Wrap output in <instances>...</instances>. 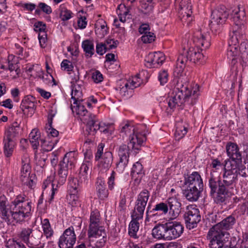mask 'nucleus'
<instances>
[{
	"label": "nucleus",
	"instance_id": "obj_1",
	"mask_svg": "<svg viewBox=\"0 0 248 248\" xmlns=\"http://www.w3.org/2000/svg\"><path fill=\"white\" fill-rule=\"evenodd\" d=\"M245 16H231L234 26L228 41L227 58L231 61L232 69L238 67V61L242 67L248 64V41L245 40Z\"/></svg>",
	"mask_w": 248,
	"mask_h": 248
},
{
	"label": "nucleus",
	"instance_id": "obj_2",
	"mask_svg": "<svg viewBox=\"0 0 248 248\" xmlns=\"http://www.w3.org/2000/svg\"><path fill=\"white\" fill-rule=\"evenodd\" d=\"M193 42L187 43V48H185L176 62L174 72L177 76H181L187 61L197 64H202L205 61V57L202 51L208 48L211 45V36L209 32L202 33L196 31L193 36Z\"/></svg>",
	"mask_w": 248,
	"mask_h": 248
},
{
	"label": "nucleus",
	"instance_id": "obj_3",
	"mask_svg": "<svg viewBox=\"0 0 248 248\" xmlns=\"http://www.w3.org/2000/svg\"><path fill=\"white\" fill-rule=\"evenodd\" d=\"M7 199L0 197V224L6 222L11 224L14 221L20 223L31 216V202L24 195H19L7 207Z\"/></svg>",
	"mask_w": 248,
	"mask_h": 248
},
{
	"label": "nucleus",
	"instance_id": "obj_4",
	"mask_svg": "<svg viewBox=\"0 0 248 248\" xmlns=\"http://www.w3.org/2000/svg\"><path fill=\"white\" fill-rule=\"evenodd\" d=\"M200 95V87L197 83L183 85L178 83L170 96L168 106L171 108L180 106L185 102L193 104Z\"/></svg>",
	"mask_w": 248,
	"mask_h": 248
},
{
	"label": "nucleus",
	"instance_id": "obj_5",
	"mask_svg": "<svg viewBox=\"0 0 248 248\" xmlns=\"http://www.w3.org/2000/svg\"><path fill=\"white\" fill-rule=\"evenodd\" d=\"M119 130L123 135L129 136L128 144L131 145L132 149L139 150L146 140L145 134L128 121H124L120 124Z\"/></svg>",
	"mask_w": 248,
	"mask_h": 248
},
{
	"label": "nucleus",
	"instance_id": "obj_6",
	"mask_svg": "<svg viewBox=\"0 0 248 248\" xmlns=\"http://www.w3.org/2000/svg\"><path fill=\"white\" fill-rule=\"evenodd\" d=\"M88 240L86 243L90 248H102L107 241V235L104 226L89 227Z\"/></svg>",
	"mask_w": 248,
	"mask_h": 248
},
{
	"label": "nucleus",
	"instance_id": "obj_7",
	"mask_svg": "<svg viewBox=\"0 0 248 248\" xmlns=\"http://www.w3.org/2000/svg\"><path fill=\"white\" fill-rule=\"evenodd\" d=\"M19 129V126L16 123L6 128L5 130L3 140V149L4 154L7 157H10L13 153Z\"/></svg>",
	"mask_w": 248,
	"mask_h": 248
},
{
	"label": "nucleus",
	"instance_id": "obj_8",
	"mask_svg": "<svg viewBox=\"0 0 248 248\" xmlns=\"http://www.w3.org/2000/svg\"><path fill=\"white\" fill-rule=\"evenodd\" d=\"M234 222V218L232 216L223 219L209 230L207 236V239H225L229 235L226 230L231 227Z\"/></svg>",
	"mask_w": 248,
	"mask_h": 248
},
{
	"label": "nucleus",
	"instance_id": "obj_9",
	"mask_svg": "<svg viewBox=\"0 0 248 248\" xmlns=\"http://www.w3.org/2000/svg\"><path fill=\"white\" fill-rule=\"evenodd\" d=\"M75 153L70 152L66 153L63 160L60 162L58 172V185L62 186L66 181L68 170H71L76 162Z\"/></svg>",
	"mask_w": 248,
	"mask_h": 248
},
{
	"label": "nucleus",
	"instance_id": "obj_10",
	"mask_svg": "<svg viewBox=\"0 0 248 248\" xmlns=\"http://www.w3.org/2000/svg\"><path fill=\"white\" fill-rule=\"evenodd\" d=\"M31 167L30 159L27 154H24L21 157V166L20 179L23 184L30 188H33L36 184L35 176L30 175Z\"/></svg>",
	"mask_w": 248,
	"mask_h": 248
},
{
	"label": "nucleus",
	"instance_id": "obj_11",
	"mask_svg": "<svg viewBox=\"0 0 248 248\" xmlns=\"http://www.w3.org/2000/svg\"><path fill=\"white\" fill-rule=\"evenodd\" d=\"M236 168V163L233 160H225L222 184L226 187L231 186L233 188L237 181V173L235 170Z\"/></svg>",
	"mask_w": 248,
	"mask_h": 248
},
{
	"label": "nucleus",
	"instance_id": "obj_12",
	"mask_svg": "<svg viewBox=\"0 0 248 248\" xmlns=\"http://www.w3.org/2000/svg\"><path fill=\"white\" fill-rule=\"evenodd\" d=\"M150 197L149 192L144 189L140 192L137 196L134 209L131 214V217L135 219L143 218L145 207Z\"/></svg>",
	"mask_w": 248,
	"mask_h": 248
},
{
	"label": "nucleus",
	"instance_id": "obj_13",
	"mask_svg": "<svg viewBox=\"0 0 248 248\" xmlns=\"http://www.w3.org/2000/svg\"><path fill=\"white\" fill-rule=\"evenodd\" d=\"M83 123L86 124V131L89 135H94L98 130L101 132L107 133L108 132V127L104 123L99 122L96 116L93 114H91L87 117L82 119Z\"/></svg>",
	"mask_w": 248,
	"mask_h": 248
},
{
	"label": "nucleus",
	"instance_id": "obj_14",
	"mask_svg": "<svg viewBox=\"0 0 248 248\" xmlns=\"http://www.w3.org/2000/svg\"><path fill=\"white\" fill-rule=\"evenodd\" d=\"M201 218L199 210L195 205H189L186 207L185 219L187 228L191 229L196 227Z\"/></svg>",
	"mask_w": 248,
	"mask_h": 248
},
{
	"label": "nucleus",
	"instance_id": "obj_15",
	"mask_svg": "<svg viewBox=\"0 0 248 248\" xmlns=\"http://www.w3.org/2000/svg\"><path fill=\"white\" fill-rule=\"evenodd\" d=\"M77 237L73 227L66 229L60 237L58 245L60 248H73Z\"/></svg>",
	"mask_w": 248,
	"mask_h": 248
},
{
	"label": "nucleus",
	"instance_id": "obj_16",
	"mask_svg": "<svg viewBox=\"0 0 248 248\" xmlns=\"http://www.w3.org/2000/svg\"><path fill=\"white\" fill-rule=\"evenodd\" d=\"M130 148H131V145L124 144L119 147L118 150L119 160L117 163L116 170L120 173L124 172L128 163Z\"/></svg>",
	"mask_w": 248,
	"mask_h": 248
},
{
	"label": "nucleus",
	"instance_id": "obj_17",
	"mask_svg": "<svg viewBox=\"0 0 248 248\" xmlns=\"http://www.w3.org/2000/svg\"><path fill=\"white\" fill-rule=\"evenodd\" d=\"M146 66L149 68L157 67L165 61V55L161 52L150 53L145 58Z\"/></svg>",
	"mask_w": 248,
	"mask_h": 248
},
{
	"label": "nucleus",
	"instance_id": "obj_18",
	"mask_svg": "<svg viewBox=\"0 0 248 248\" xmlns=\"http://www.w3.org/2000/svg\"><path fill=\"white\" fill-rule=\"evenodd\" d=\"M168 240L176 239L179 237L184 232V226L179 222L174 221L167 223Z\"/></svg>",
	"mask_w": 248,
	"mask_h": 248
},
{
	"label": "nucleus",
	"instance_id": "obj_19",
	"mask_svg": "<svg viewBox=\"0 0 248 248\" xmlns=\"http://www.w3.org/2000/svg\"><path fill=\"white\" fill-rule=\"evenodd\" d=\"M166 203L169 210L170 218H176L181 212V203L176 197H170L168 199Z\"/></svg>",
	"mask_w": 248,
	"mask_h": 248
},
{
	"label": "nucleus",
	"instance_id": "obj_20",
	"mask_svg": "<svg viewBox=\"0 0 248 248\" xmlns=\"http://www.w3.org/2000/svg\"><path fill=\"white\" fill-rule=\"evenodd\" d=\"M184 184L186 186L194 188H200L202 189L203 184L200 174L197 171L193 172L185 178Z\"/></svg>",
	"mask_w": 248,
	"mask_h": 248
},
{
	"label": "nucleus",
	"instance_id": "obj_21",
	"mask_svg": "<svg viewBox=\"0 0 248 248\" xmlns=\"http://www.w3.org/2000/svg\"><path fill=\"white\" fill-rule=\"evenodd\" d=\"M136 0H122L116 9L118 16H131L133 14V5Z\"/></svg>",
	"mask_w": 248,
	"mask_h": 248
},
{
	"label": "nucleus",
	"instance_id": "obj_22",
	"mask_svg": "<svg viewBox=\"0 0 248 248\" xmlns=\"http://www.w3.org/2000/svg\"><path fill=\"white\" fill-rule=\"evenodd\" d=\"M92 166V162L87 160V156H86L85 160H84L80 168L79 177L81 181L87 183V181L90 177Z\"/></svg>",
	"mask_w": 248,
	"mask_h": 248
},
{
	"label": "nucleus",
	"instance_id": "obj_23",
	"mask_svg": "<svg viewBox=\"0 0 248 248\" xmlns=\"http://www.w3.org/2000/svg\"><path fill=\"white\" fill-rule=\"evenodd\" d=\"M96 191L98 198L103 200L108 196V191L107 189L105 180L101 177H98L95 184Z\"/></svg>",
	"mask_w": 248,
	"mask_h": 248
},
{
	"label": "nucleus",
	"instance_id": "obj_24",
	"mask_svg": "<svg viewBox=\"0 0 248 248\" xmlns=\"http://www.w3.org/2000/svg\"><path fill=\"white\" fill-rule=\"evenodd\" d=\"M35 98L31 95H27L22 101L21 108L24 113L29 110L31 114L34 113L35 109Z\"/></svg>",
	"mask_w": 248,
	"mask_h": 248
},
{
	"label": "nucleus",
	"instance_id": "obj_25",
	"mask_svg": "<svg viewBox=\"0 0 248 248\" xmlns=\"http://www.w3.org/2000/svg\"><path fill=\"white\" fill-rule=\"evenodd\" d=\"M112 160V154L111 153L106 152L98 164L100 171L103 172L108 170L111 166Z\"/></svg>",
	"mask_w": 248,
	"mask_h": 248
},
{
	"label": "nucleus",
	"instance_id": "obj_26",
	"mask_svg": "<svg viewBox=\"0 0 248 248\" xmlns=\"http://www.w3.org/2000/svg\"><path fill=\"white\" fill-rule=\"evenodd\" d=\"M152 235L155 238L168 240L167 223L160 224L154 227L152 230Z\"/></svg>",
	"mask_w": 248,
	"mask_h": 248
},
{
	"label": "nucleus",
	"instance_id": "obj_27",
	"mask_svg": "<svg viewBox=\"0 0 248 248\" xmlns=\"http://www.w3.org/2000/svg\"><path fill=\"white\" fill-rule=\"evenodd\" d=\"M226 149L227 155L230 158L229 160H241V155L236 144L230 142L226 145Z\"/></svg>",
	"mask_w": 248,
	"mask_h": 248
},
{
	"label": "nucleus",
	"instance_id": "obj_28",
	"mask_svg": "<svg viewBox=\"0 0 248 248\" xmlns=\"http://www.w3.org/2000/svg\"><path fill=\"white\" fill-rule=\"evenodd\" d=\"M202 189L200 188H194L186 186L184 194L186 199L190 202H196L199 198Z\"/></svg>",
	"mask_w": 248,
	"mask_h": 248
},
{
	"label": "nucleus",
	"instance_id": "obj_29",
	"mask_svg": "<svg viewBox=\"0 0 248 248\" xmlns=\"http://www.w3.org/2000/svg\"><path fill=\"white\" fill-rule=\"evenodd\" d=\"M187 132V124L183 121L177 122L175 125L174 134L175 139L179 140L183 138Z\"/></svg>",
	"mask_w": 248,
	"mask_h": 248
},
{
	"label": "nucleus",
	"instance_id": "obj_30",
	"mask_svg": "<svg viewBox=\"0 0 248 248\" xmlns=\"http://www.w3.org/2000/svg\"><path fill=\"white\" fill-rule=\"evenodd\" d=\"M104 223L99 212L97 210L92 211L90 216L89 227L104 226Z\"/></svg>",
	"mask_w": 248,
	"mask_h": 248
},
{
	"label": "nucleus",
	"instance_id": "obj_31",
	"mask_svg": "<svg viewBox=\"0 0 248 248\" xmlns=\"http://www.w3.org/2000/svg\"><path fill=\"white\" fill-rule=\"evenodd\" d=\"M16 57L13 55H9L8 57V70L10 73H15V74H10V76L13 78H16L18 77L20 72L17 61Z\"/></svg>",
	"mask_w": 248,
	"mask_h": 248
},
{
	"label": "nucleus",
	"instance_id": "obj_32",
	"mask_svg": "<svg viewBox=\"0 0 248 248\" xmlns=\"http://www.w3.org/2000/svg\"><path fill=\"white\" fill-rule=\"evenodd\" d=\"M79 82L76 84L71 85V98L74 101V104H77V102L81 100L82 96L83 82L79 81Z\"/></svg>",
	"mask_w": 248,
	"mask_h": 248
},
{
	"label": "nucleus",
	"instance_id": "obj_33",
	"mask_svg": "<svg viewBox=\"0 0 248 248\" xmlns=\"http://www.w3.org/2000/svg\"><path fill=\"white\" fill-rule=\"evenodd\" d=\"M227 187L221 183L218 184V189L215 194H211L217 203L223 202L226 198Z\"/></svg>",
	"mask_w": 248,
	"mask_h": 248
},
{
	"label": "nucleus",
	"instance_id": "obj_34",
	"mask_svg": "<svg viewBox=\"0 0 248 248\" xmlns=\"http://www.w3.org/2000/svg\"><path fill=\"white\" fill-rule=\"evenodd\" d=\"M95 33L99 37L102 38L107 34L108 29L106 21L103 19H99L95 23Z\"/></svg>",
	"mask_w": 248,
	"mask_h": 248
},
{
	"label": "nucleus",
	"instance_id": "obj_35",
	"mask_svg": "<svg viewBox=\"0 0 248 248\" xmlns=\"http://www.w3.org/2000/svg\"><path fill=\"white\" fill-rule=\"evenodd\" d=\"M28 75L34 78H41L43 77V71L40 65L35 64L28 65L26 68Z\"/></svg>",
	"mask_w": 248,
	"mask_h": 248
},
{
	"label": "nucleus",
	"instance_id": "obj_36",
	"mask_svg": "<svg viewBox=\"0 0 248 248\" xmlns=\"http://www.w3.org/2000/svg\"><path fill=\"white\" fill-rule=\"evenodd\" d=\"M32 230L30 228L22 229L18 234L20 239L25 243L30 248H35L36 246L30 243L29 238L32 233Z\"/></svg>",
	"mask_w": 248,
	"mask_h": 248
},
{
	"label": "nucleus",
	"instance_id": "obj_37",
	"mask_svg": "<svg viewBox=\"0 0 248 248\" xmlns=\"http://www.w3.org/2000/svg\"><path fill=\"white\" fill-rule=\"evenodd\" d=\"M240 12V8L238 7L235 8L232 11V13L230 14L229 11L227 10V9L224 5H221L218 6L212 12L211 16H222L223 15L229 16L230 14L231 16H233L238 14Z\"/></svg>",
	"mask_w": 248,
	"mask_h": 248
},
{
	"label": "nucleus",
	"instance_id": "obj_38",
	"mask_svg": "<svg viewBox=\"0 0 248 248\" xmlns=\"http://www.w3.org/2000/svg\"><path fill=\"white\" fill-rule=\"evenodd\" d=\"M169 211V208L166 202H161L156 204L151 211L152 216H164Z\"/></svg>",
	"mask_w": 248,
	"mask_h": 248
},
{
	"label": "nucleus",
	"instance_id": "obj_39",
	"mask_svg": "<svg viewBox=\"0 0 248 248\" xmlns=\"http://www.w3.org/2000/svg\"><path fill=\"white\" fill-rule=\"evenodd\" d=\"M140 219H135L132 217V220L130 221L128 227V234L131 237L134 239L137 238V232L139 229V222L138 220Z\"/></svg>",
	"mask_w": 248,
	"mask_h": 248
},
{
	"label": "nucleus",
	"instance_id": "obj_40",
	"mask_svg": "<svg viewBox=\"0 0 248 248\" xmlns=\"http://www.w3.org/2000/svg\"><path fill=\"white\" fill-rule=\"evenodd\" d=\"M179 14L183 16H191V6L188 0H181L179 4Z\"/></svg>",
	"mask_w": 248,
	"mask_h": 248
},
{
	"label": "nucleus",
	"instance_id": "obj_41",
	"mask_svg": "<svg viewBox=\"0 0 248 248\" xmlns=\"http://www.w3.org/2000/svg\"><path fill=\"white\" fill-rule=\"evenodd\" d=\"M76 106H72L71 109L74 113H76L77 115L80 117L81 120L85 117H87L91 114H88L87 109L85 107L80 104H75Z\"/></svg>",
	"mask_w": 248,
	"mask_h": 248
},
{
	"label": "nucleus",
	"instance_id": "obj_42",
	"mask_svg": "<svg viewBox=\"0 0 248 248\" xmlns=\"http://www.w3.org/2000/svg\"><path fill=\"white\" fill-rule=\"evenodd\" d=\"M82 47L87 57H91L94 53V45L92 41L86 40L82 42Z\"/></svg>",
	"mask_w": 248,
	"mask_h": 248
},
{
	"label": "nucleus",
	"instance_id": "obj_43",
	"mask_svg": "<svg viewBox=\"0 0 248 248\" xmlns=\"http://www.w3.org/2000/svg\"><path fill=\"white\" fill-rule=\"evenodd\" d=\"M40 133L37 129H33L29 135V140L34 150L37 149L39 145Z\"/></svg>",
	"mask_w": 248,
	"mask_h": 248
},
{
	"label": "nucleus",
	"instance_id": "obj_44",
	"mask_svg": "<svg viewBox=\"0 0 248 248\" xmlns=\"http://www.w3.org/2000/svg\"><path fill=\"white\" fill-rule=\"evenodd\" d=\"M210 248H234L233 247L225 245V239H208Z\"/></svg>",
	"mask_w": 248,
	"mask_h": 248
},
{
	"label": "nucleus",
	"instance_id": "obj_45",
	"mask_svg": "<svg viewBox=\"0 0 248 248\" xmlns=\"http://www.w3.org/2000/svg\"><path fill=\"white\" fill-rule=\"evenodd\" d=\"M80 191L78 181L77 178L70 177L68 183V192L78 193Z\"/></svg>",
	"mask_w": 248,
	"mask_h": 248
},
{
	"label": "nucleus",
	"instance_id": "obj_46",
	"mask_svg": "<svg viewBox=\"0 0 248 248\" xmlns=\"http://www.w3.org/2000/svg\"><path fill=\"white\" fill-rule=\"evenodd\" d=\"M41 225L44 234L47 238L51 237L53 235L54 232L49 220L47 218L42 220Z\"/></svg>",
	"mask_w": 248,
	"mask_h": 248
},
{
	"label": "nucleus",
	"instance_id": "obj_47",
	"mask_svg": "<svg viewBox=\"0 0 248 248\" xmlns=\"http://www.w3.org/2000/svg\"><path fill=\"white\" fill-rule=\"evenodd\" d=\"M140 75L141 74L137 75L135 77H133L131 78H130L128 80L125 81V82L129 86L130 89L132 90L134 89L139 87L141 84L143 83L142 80L140 78Z\"/></svg>",
	"mask_w": 248,
	"mask_h": 248
},
{
	"label": "nucleus",
	"instance_id": "obj_48",
	"mask_svg": "<svg viewBox=\"0 0 248 248\" xmlns=\"http://www.w3.org/2000/svg\"><path fill=\"white\" fill-rule=\"evenodd\" d=\"M236 163V169H235L237 173V175L239 174L242 177H246L248 176V169L246 168V166L242 164L241 160L234 161L232 160Z\"/></svg>",
	"mask_w": 248,
	"mask_h": 248
},
{
	"label": "nucleus",
	"instance_id": "obj_49",
	"mask_svg": "<svg viewBox=\"0 0 248 248\" xmlns=\"http://www.w3.org/2000/svg\"><path fill=\"white\" fill-rule=\"evenodd\" d=\"M58 141L57 139L51 140H41V147L43 150L48 152L52 150Z\"/></svg>",
	"mask_w": 248,
	"mask_h": 248
},
{
	"label": "nucleus",
	"instance_id": "obj_50",
	"mask_svg": "<svg viewBox=\"0 0 248 248\" xmlns=\"http://www.w3.org/2000/svg\"><path fill=\"white\" fill-rule=\"evenodd\" d=\"M41 11L46 14L49 15L52 13V9L45 3L40 2L35 9V14L39 15Z\"/></svg>",
	"mask_w": 248,
	"mask_h": 248
},
{
	"label": "nucleus",
	"instance_id": "obj_51",
	"mask_svg": "<svg viewBox=\"0 0 248 248\" xmlns=\"http://www.w3.org/2000/svg\"><path fill=\"white\" fill-rule=\"evenodd\" d=\"M219 183H222L221 181L218 180L217 182L214 174L212 172H211L210 178L209 181V185L211 188V194H215L217 187V186H218V184Z\"/></svg>",
	"mask_w": 248,
	"mask_h": 248
},
{
	"label": "nucleus",
	"instance_id": "obj_52",
	"mask_svg": "<svg viewBox=\"0 0 248 248\" xmlns=\"http://www.w3.org/2000/svg\"><path fill=\"white\" fill-rule=\"evenodd\" d=\"M226 19V16H213L210 20L209 25L211 28H214L216 25L223 24Z\"/></svg>",
	"mask_w": 248,
	"mask_h": 248
},
{
	"label": "nucleus",
	"instance_id": "obj_53",
	"mask_svg": "<svg viewBox=\"0 0 248 248\" xmlns=\"http://www.w3.org/2000/svg\"><path fill=\"white\" fill-rule=\"evenodd\" d=\"M131 175L134 177L136 175H141L143 173V167L139 161L133 164L131 170Z\"/></svg>",
	"mask_w": 248,
	"mask_h": 248
},
{
	"label": "nucleus",
	"instance_id": "obj_54",
	"mask_svg": "<svg viewBox=\"0 0 248 248\" xmlns=\"http://www.w3.org/2000/svg\"><path fill=\"white\" fill-rule=\"evenodd\" d=\"M153 9L152 3H146L144 1H141L140 10L143 14H150Z\"/></svg>",
	"mask_w": 248,
	"mask_h": 248
},
{
	"label": "nucleus",
	"instance_id": "obj_55",
	"mask_svg": "<svg viewBox=\"0 0 248 248\" xmlns=\"http://www.w3.org/2000/svg\"><path fill=\"white\" fill-rule=\"evenodd\" d=\"M34 158L36 163L42 166L45 165V162L46 159V155L44 153H37L36 151L35 152Z\"/></svg>",
	"mask_w": 248,
	"mask_h": 248
},
{
	"label": "nucleus",
	"instance_id": "obj_56",
	"mask_svg": "<svg viewBox=\"0 0 248 248\" xmlns=\"http://www.w3.org/2000/svg\"><path fill=\"white\" fill-rule=\"evenodd\" d=\"M212 170L211 172H214L219 170H223L224 171L225 164L221 163L218 159H214L211 163Z\"/></svg>",
	"mask_w": 248,
	"mask_h": 248
},
{
	"label": "nucleus",
	"instance_id": "obj_57",
	"mask_svg": "<svg viewBox=\"0 0 248 248\" xmlns=\"http://www.w3.org/2000/svg\"><path fill=\"white\" fill-rule=\"evenodd\" d=\"M119 88V93L123 96H127L129 95V92L132 90L130 89L129 86L125 81H124L123 83L120 85Z\"/></svg>",
	"mask_w": 248,
	"mask_h": 248
},
{
	"label": "nucleus",
	"instance_id": "obj_58",
	"mask_svg": "<svg viewBox=\"0 0 248 248\" xmlns=\"http://www.w3.org/2000/svg\"><path fill=\"white\" fill-rule=\"evenodd\" d=\"M6 248H25L26 247L22 244L14 239H9L6 243Z\"/></svg>",
	"mask_w": 248,
	"mask_h": 248
},
{
	"label": "nucleus",
	"instance_id": "obj_59",
	"mask_svg": "<svg viewBox=\"0 0 248 248\" xmlns=\"http://www.w3.org/2000/svg\"><path fill=\"white\" fill-rule=\"evenodd\" d=\"M158 79L162 85L166 84L168 80V73L167 71L163 70L158 73Z\"/></svg>",
	"mask_w": 248,
	"mask_h": 248
},
{
	"label": "nucleus",
	"instance_id": "obj_60",
	"mask_svg": "<svg viewBox=\"0 0 248 248\" xmlns=\"http://www.w3.org/2000/svg\"><path fill=\"white\" fill-rule=\"evenodd\" d=\"M78 193L68 192V194L67 196V201L72 206H76L77 205V202L78 200V197L77 196Z\"/></svg>",
	"mask_w": 248,
	"mask_h": 248
},
{
	"label": "nucleus",
	"instance_id": "obj_61",
	"mask_svg": "<svg viewBox=\"0 0 248 248\" xmlns=\"http://www.w3.org/2000/svg\"><path fill=\"white\" fill-rule=\"evenodd\" d=\"M61 66L62 70L67 72L72 71L74 69V66L72 63L66 59H64L62 61Z\"/></svg>",
	"mask_w": 248,
	"mask_h": 248
},
{
	"label": "nucleus",
	"instance_id": "obj_62",
	"mask_svg": "<svg viewBox=\"0 0 248 248\" xmlns=\"http://www.w3.org/2000/svg\"><path fill=\"white\" fill-rule=\"evenodd\" d=\"M16 49V53L21 59L27 58L29 56L28 53L25 52L24 53L23 48L19 44H16L15 45Z\"/></svg>",
	"mask_w": 248,
	"mask_h": 248
},
{
	"label": "nucleus",
	"instance_id": "obj_63",
	"mask_svg": "<svg viewBox=\"0 0 248 248\" xmlns=\"http://www.w3.org/2000/svg\"><path fill=\"white\" fill-rule=\"evenodd\" d=\"M34 30L35 31L39 32V33L42 34L43 32H46V24L41 21L35 22L34 24Z\"/></svg>",
	"mask_w": 248,
	"mask_h": 248
},
{
	"label": "nucleus",
	"instance_id": "obj_64",
	"mask_svg": "<svg viewBox=\"0 0 248 248\" xmlns=\"http://www.w3.org/2000/svg\"><path fill=\"white\" fill-rule=\"evenodd\" d=\"M155 36L152 32L144 34L141 37V40L144 43H151L155 40Z\"/></svg>",
	"mask_w": 248,
	"mask_h": 248
}]
</instances>
